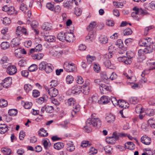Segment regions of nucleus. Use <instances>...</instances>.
Wrapping results in <instances>:
<instances>
[{
  "mask_svg": "<svg viewBox=\"0 0 155 155\" xmlns=\"http://www.w3.org/2000/svg\"><path fill=\"white\" fill-rule=\"evenodd\" d=\"M101 121L98 118H94V114L91 115V118L88 119L86 122V125L84 127L87 133L91 130V127L99 128L101 125Z\"/></svg>",
  "mask_w": 155,
  "mask_h": 155,
  "instance_id": "1",
  "label": "nucleus"
},
{
  "mask_svg": "<svg viewBox=\"0 0 155 155\" xmlns=\"http://www.w3.org/2000/svg\"><path fill=\"white\" fill-rule=\"evenodd\" d=\"M119 103L118 105L120 107L123 108V109L120 111L122 117L124 118H127L128 117V113L126 112V108L129 107V104L122 100L119 99Z\"/></svg>",
  "mask_w": 155,
  "mask_h": 155,
  "instance_id": "2",
  "label": "nucleus"
},
{
  "mask_svg": "<svg viewBox=\"0 0 155 155\" xmlns=\"http://www.w3.org/2000/svg\"><path fill=\"white\" fill-rule=\"evenodd\" d=\"M64 70L68 72H74L77 70L76 65L72 63H65L64 65Z\"/></svg>",
  "mask_w": 155,
  "mask_h": 155,
  "instance_id": "3",
  "label": "nucleus"
},
{
  "mask_svg": "<svg viewBox=\"0 0 155 155\" xmlns=\"http://www.w3.org/2000/svg\"><path fill=\"white\" fill-rule=\"evenodd\" d=\"M120 137V133L117 132H113L112 136L109 137L106 139V141L110 144H113L115 143V142L118 140Z\"/></svg>",
  "mask_w": 155,
  "mask_h": 155,
  "instance_id": "4",
  "label": "nucleus"
},
{
  "mask_svg": "<svg viewBox=\"0 0 155 155\" xmlns=\"http://www.w3.org/2000/svg\"><path fill=\"white\" fill-rule=\"evenodd\" d=\"M128 53H127V57L125 56L119 57L118 58V61L120 62H124L127 64H130L132 62L131 58L132 57L128 55Z\"/></svg>",
  "mask_w": 155,
  "mask_h": 155,
  "instance_id": "5",
  "label": "nucleus"
},
{
  "mask_svg": "<svg viewBox=\"0 0 155 155\" xmlns=\"http://www.w3.org/2000/svg\"><path fill=\"white\" fill-rule=\"evenodd\" d=\"M144 53L142 49H140L138 50V57L137 58V61L138 62H141L146 59V56Z\"/></svg>",
  "mask_w": 155,
  "mask_h": 155,
  "instance_id": "6",
  "label": "nucleus"
},
{
  "mask_svg": "<svg viewBox=\"0 0 155 155\" xmlns=\"http://www.w3.org/2000/svg\"><path fill=\"white\" fill-rule=\"evenodd\" d=\"M2 10L7 12L8 15H11L14 13L15 9V8L13 6L8 7L7 5H5L2 7Z\"/></svg>",
  "mask_w": 155,
  "mask_h": 155,
  "instance_id": "7",
  "label": "nucleus"
},
{
  "mask_svg": "<svg viewBox=\"0 0 155 155\" xmlns=\"http://www.w3.org/2000/svg\"><path fill=\"white\" fill-rule=\"evenodd\" d=\"M98 95L95 94L89 97L88 103L89 104H95L98 103Z\"/></svg>",
  "mask_w": 155,
  "mask_h": 155,
  "instance_id": "8",
  "label": "nucleus"
},
{
  "mask_svg": "<svg viewBox=\"0 0 155 155\" xmlns=\"http://www.w3.org/2000/svg\"><path fill=\"white\" fill-rule=\"evenodd\" d=\"M4 87L7 88L11 85L12 83V79L11 77H8L5 78L2 82Z\"/></svg>",
  "mask_w": 155,
  "mask_h": 155,
  "instance_id": "9",
  "label": "nucleus"
},
{
  "mask_svg": "<svg viewBox=\"0 0 155 155\" xmlns=\"http://www.w3.org/2000/svg\"><path fill=\"white\" fill-rule=\"evenodd\" d=\"M48 94L51 97H56L58 94V90L54 87H51L48 90Z\"/></svg>",
  "mask_w": 155,
  "mask_h": 155,
  "instance_id": "10",
  "label": "nucleus"
},
{
  "mask_svg": "<svg viewBox=\"0 0 155 155\" xmlns=\"http://www.w3.org/2000/svg\"><path fill=\"white\" fill-rule=\"evenodd\" d=\"M101 92L102 94H104L106 93L107 91L110 89V87L104 84H101L99 87Z\"/></svg>",
  "mask_w": 155,
  "mask_h": 155,
  "instance_id": "11",
  "label": "nucleus"
},
{
  "mask_svg": "<svg viewBox=\"0 0 155 155\" xmlns=\"http://www.w3.org/2000/svg\"><path fill=\"white\" fill-rule=\"evenodd\" d=\"M17 71L16 67L14 65L9 66L8 67L7 70V73L10 75L15 74Z\"/></svg>",
  "mask_w": 155,
  "mask_h": 155,
  "instance_id": "12",
  "label": "nucleus"
},
{
  "mask_svg": "<svg viewBox=\"0 0 155 155\" xmlns=\"http://www.w3.org/2000/svg\"><path fill=\"white\" fill-rule=\"evenodd\" d=\"M20 44V40L19 38H13L11 42V46L12 48L18 47Z\"/></svg>",
  "mask_w": 155,
  "mask_h": 155,
  "instance_id": "13",
  "label": "nucleus"
},
{
  "mask_svg": "<svg viewBox=\"0 0 155 155\" xmlns=\"http://www.w3.org/2000/svg\"><path fill=\"white\" fill-rule=\"evenodd\" d=\"M82 87L79 85H76L72 88V93L74 94H79L82 92Z\"/></svg>",
  "mask_w": 155,
  "mask_h": 155,
  "instance_id": "14",
  "label": "nucleus"
},
{
  "mask_svg": "<svg viewBox=\"0 0 155 155\" xmlns=\"http://www.w3.org/2000/svg\"><path fill=\"white\" fill-rule=\"evenodd\" d=\"M141 141L143 143L146 145L150 144L151 142V138L148 136L145 135L141 137Z\"/></svg>",
  "mask_w": 155,
  "mask_h": 155,
  "instance_id": "15",
  "label": "nucleus"
},
{
  "mask_svg": "<svg viewBox=\"0 0 155 155\" xmlns=\"http://www.w3.org/2000/svg\"><path fill=\"white\" fill-rule=\"evenodd\" d=\"M74 40V36L72 33H66L65 40L67 42H73Z\"/></svg>",
  "mask_w": 155,
  "mask_h": 155,
  "instance_id": "16",
  "label": "nucleus"
},
{
  "mask_svg": "<svg viewBox=\"0 0 155 155\" xmlns=\"http://www.w3.org/2000/svg\"><path fill=\"white\" fill-rule=\"evenodd\" d=\"M107 122L109 124L113 123L115 120V116L110 114L107 115L105 118Z\"/></svg>",
  "mask_w": 155,
  "mask_h": 155,
  "instance_id": "17",
  "label": "nucleus"
},
{
  "mask_svg": "<svg viewBox=\"0 0 155 155\" xmlns=\"http://www.w3.org/2000/svg\"><path fill=\"white\" fill-rule=\"evenodd\" d=\"M73 106V109L71 111V113L72 116L74 117L76 114L79 111L80 107L79 105L76 103Z\"/></svg>",
  "mask_w": 155,
  "mask_h": 155,
  "instance_id": "18",
  "label": "nucleus"
},
{
  "mask_svg": "<svg viewBox=\"0 0 155 155\" xmlns=\"http://www.w3.org/2000/svg\"><path fill=\"white\" fill-rule=\"evenodd\" d=\"M45 40L48 42H54L56 41V38L53 35H44Z\"/></svg>",
  "mask_w": 155,
  "mask_h": 155,
  "instance_id": "19",
  "label": "nucleus"
},
{
  "mask_svg": "<svg viewBox=\"0 0 155 155\" xmlns=\"http://www.w3.org/2000/svg\"><path fill=\"white\" fill-rule=\"evenodd\" d=\"M109 102L107 96H103L101 97L100 100H98V103L99 104H105Z\"/></svg>",
  "mask_w": 155,
  "mask_h": 155,
  "instance_id": "20",
  "label": "nucleus"
},
{
  "mask_svg": "<svg viewBox=\"0 0 155 155\" xmlns=\"http://www.w3.org/2000/svg\"><path fill=\"white\" fill-rule=\"evenodd\" d=\"M9 60L6 56L3 57L1 59L0 63L3 65V68H6V67L9 64Z\"/></svg>",
  "mask_w": 155,
  "mask_h": 155,
  "instance_id": "21",
  "label": "nucleus"
},
{
  "mask_svg": "<svg viewBox=\"0 0 155 155\" xmlns=\"http://www.w3.org/2000/svg\"><path fill=\"white\" fill-rule=\"evenodd\" d=\"M66 34L63 32H59L57 35V39L60 41H64L65 40Z\"/></svg>",
  "mask_w": 155,
  "mask_h": 155,
  "instance_id": "22",
  "label": "nucleus"
},
{
  "mask_svg": "<svg viewBox=\"0 0 155 155\" xmlns=\"http://www.w3.org/2000/svg\"><path fill=\"white\" fill-rule=\"evenodd\" d=\"M135 145L134 144L130 141L127 142L125 144V148L129 149L130 150H132L134 149Z\"/></svg>",
  "mask_w": 155,
  "mask_h": 155,
  "instance_id": "23",
  "label": "nucleus"
},
{
  "mask_svg": "<svg viewBox=\"0 0 155 155\" xmlns=\"http://www.w3.org/2000/svg\"><path fill=\"white\" fill-rule=\"evenodd\" d=\"M64 146V143L62 142H58L54 144V149L57 150H60Z\"/></svg>",
  "mask_w": 155,
  "mask_h": 155,
  "instance_id": "24",
  "label": "nucleus"
},
{
  "mask_svg": "<svg viewBox=\"0 0 155 155\" xmlns=\"http://www.w3.org/2000/svg\"><path fill=\"white\" fill-rule=\"evenodd\" d=\"M8 129V127L6 124H1V126L0 127V133L1 134H5L7 131Z\"/></svg>",
  "mask_w": 155,
  "mask_h": 155,
  "instance_id": "25",
  "label": "nucleus"
},
{
  "mask_svg": "<svg viewBox=\"0 0 155 155\" xmlns=\"http://www.w3.org/2000/svg\"><path fill=\"white\" fill-rule=\"evenodd\" d=\"M145 48L143 50V52L145 54L150 53L153 51V49L152 45L145 46Z\"/></svg>",
  "mask_w": 155,
  "mask_h": 155,
  "instance_id": "26",
  "label": "nucleus"
},
{
  "mask_svg": "<svg viewBox=\"0 0 155 155\" xmlns=\"http://www.w3.org/2000/svg\"><path fill=\"white\" fill-rule=\"evenodd\" d=\"M44 54L42 53H38L36 54H34L32 55L31 56L32 58L34 59L40 60L44 56Z\"/></svg>",
  "mask_w": 155,
  "mask_h": 155,
  "instance_id": "27",
  "label": "nucleus"
},
{
  "mask_svg": "<svg viewBox=\"0 0 155 155\" xmlns=\"http://www.w3.org/2000/svg\"><path fill=\"white\" fill-rule=\"evenodd\" d=\"M38 135L41 137H46L48 135V133L43 128L40 129L38 132Z\"/></svg>",
  "mask_w": 155,
  "mask_h": 155,
  "instance_id": "28",
  "label": "nucleus"
},
{
  "mask_svg": "<svg viewBox=\"0 0 155 155\" xmlns=\"http://www.w3.org/2000/svg\"><path fill=\"white\" fill-rule=\"evenodd\" d=\"M96 25V23L95 21H92L87 26V29L88 31H91L95 28Z\"/></svg>",
  "mask_w": 155,
  "mask_h": 155,
  "instance_id": "29",
  "label": "nucleus"
},
{
  "mask_svg": "<svg viewBox=\"0 0 155 155\" xmlns=\"http://www.w3.org/2000/svg\"><path fill=\"white\" fill-rule=\"evenodd\" d=\"M112 148L109 145H108L105 147L104 150L106 155H110L112 153Z\"/></svg>",
  "mask_w": 155,
  "mask_h": 155,
  "instance_id": "30",
  "label": "nucleus"
},
{
  "mask_svg": "<svg viewBox=\"0 0 155 155\" xmlns=\"http://www.w3.org/2000/svg\"><path fill=\"white\" fill-rule=\"evenodd\" d=\"M51 28V24L48 22L45 23L42 26V28L46 31L50 30Z\"/></svg>",
  "mask_w": 155,
  "mask_h": 155,
  "instance_id": "31",
  "label": "nucleus"
},
{
  "mask_svg": "<svg viewBox=\"0 0 155 155\" xmlns=\"http://www.w3.org/2000/svg\"><path fill=\"white\" fill-rule=\"evenodd\" d=\"M2 152L5 154L10 155L11 153V150L10 148L7 147H3L1 149Z\"/></svg>",
  "mask_w": 155,
  "mask_h": 155,
  "instance_id": "32",
  "label": "nucleus"
},
{
  "mask_svg": "<svg viewBox=\"0 0 155 155\" xmlns=\"http://www.w3.org/2000/svg\"><path fill=\"white\" fill-rule=\"evenodd\" d=\"M38 25V22L35 21H32L31 24V26L32 29L34 30L35 32H36V33L37 34H38L39 31L38 30L36 29L35 28L37 27Z\"/></svg>",
  "mask_w": 155,
  "mask_h": 155,
  "instance_id": "33",
  "label": "nucleus"
},
{
  "mask_svg": "<svg viewBox=\"0 0 155 155\" xmlns=\"http://www.w3.org/2000/svg\"><path fill=\"white\" fill-rule=\"evenodd\" d=\"M48 99V97L47 96H45L42 97H40L38 99H37V102L40 104H42L44 102H46Z\"/></svg>",
  "mask_w": 155,
  "mask_h": 155,
  "instance_id": "34",
  "label": "nucleus"
},
{
  "mask_svg": "<svg viewBox=\"0 0 155 155\" xmlns=\"http://www.w3.org/2000/svg\"><path fill=\"white\" fill-rule=\"evenodd\" d=\"M48 64L45 61L41 62L39 65V69L41 71L44 70Z\"/></svg>",
  "mask_w": 155,
  "mask_h": 155,
  "instance_id": "35",
  "label": "nucleus"
},
{
  "mask_svg": "<svg viewBox=\"0 0 155 155\" xmlns=\"http://www.w3.org/2000/svg\"><path fill=\"white\" fill-rule=\"evenodd\" d=\"M83 93L85 95H87L90 91V89L89 87L86 84L85 85V84L83 86Z\"/></svg>",
  "mask_w": 155,
  "mask_h": 155,
  "instance_id": "36",
  "label": "nucleus"
},
{
  "mask_svg": "<svg viewBox=\"0 0 155 155\" xmlns=\"http://www.w3.org/2000/svg\"><path fill=\"white\" fill-rule=\"evenodd\" d=\"M1 47L3 49H6L10 47V44L7 41L3 42L1 44Z\"/></svg>",
  "mask_w": 155,
  "mask_h": 155,
  "instance_id": "37",
  "label": "nucleus"
},
{
  "mask_svg": "<svg viewBox=\"0 0 155 155\" xmlns=\"http://www.w3.org/2000/svg\"><path fill=\"white\" fill-rule=\"evenodd\" d=\"M21 49L20 48H18L16 49L15 51V56L18 58H21Z\"/></svg>",
  "mask_w": 155,
  "mask_h": 155,
  "instance_id": "38",
  "label": "nucleus"
},
{
  "mask_svg": "<svg viewBox=\"0 0 155 155\" xmlns=\"http://www.w3.org/2000/svg\"><path fill=\"white\" fill-rule=\"evenodd\" d=\"M24 88L25 91L27 93H28L32 89V87L30 84H26L25 85Z\"/></svg>",
  "mask_w": 155,
  "mask_h": 155,
  "instance_id": "39",
  "label": "nucleus"
},
{
  "mask_svg": "<svg viewBox=\"0 0 155 155\" xmlns=\"http://www.w3.org/2000/svg\"><path fill=\"white\" fill-rule=\"evenodd\" d=\"M87 63L90 64L93 61L95 60L96 58L94 56H91L90 55H88L87 56Z\"/></svg>",
  "mask_w": 155,
  "mask_h": 155,
  "instance_id": "40",
  "label": "nucleus"
},
{
  "mask_svg": "<svg viewBox=\"0 0 155 155\" xmlns=\"http://www.w3.org/2000/svg\"><path fill=\"white\" fill-rule=\"evenodd\" d=\"M53 68V67L51 65H49L48 64L44 70L47 73H50L52 72Z\"/></svg>",
  "mask_w": 155,
  "mask_h": 155,
  "instance_id": "41",
  "label": "nucleus"
},
{
  "mask_svg": "<svg viewBox=\"0 0 155 155\" xmlns=\"http://www.w3.org/2000/svg\"><path fill=\"white\" fill-rule=\"evenodd\" d=\"M20 9L24 13L28 9V7L25 3H22L20 5Z\"/></svg>",
  "mask_w": 155,
  "mask_h": 155,
  "instance_id": "42",
  "label": "nucleus"
},
{
  "mask_svg": "<svg viewBox=\"0 0 155 155\" xmlns=\"http://www.w3.org/2000/svg\"><path fill=\"white\" fill-rule=\"evenodd\" d=\"M38 66L35 64H33L28 68V70L30 72H33L38 69Z\"/></svg>",
  "mask_w": 155,
  "mask_h": 155,
  "instance_id": "43",
  "label": "nucleus"
},
{
  "mask_svg": "<svg viewBox=\"0 0 155 155\" xmlns=\"http://www.w3.org/2000/svg\"><path fill=\"white\" fill-rule=\"evenodd\" d=\"M129 101L130 103L135 104L138 103V100L136 97H131L129 99Z\"/></svg>",
  "mask_w": 155,
  "mask_h": 155,
  "instance_id": "44",
  "label": "nucleus"
},
{
  "mask_svg": "<svg viewBox=\"0 0 155 155\" xmlns=\"http://www.w3.org/2000/svg\"><path fill=\"white\" fill-rule=\"evenodd\" d=\"M8 102L4 99H0V106L2 107H4L7 106Z\"/></svg>",
  "mask_w": 155,
  "mask_h": 155,
  "instance_id": "45",
  "label": "nucleus"
},
{
  "mask_svg": "<svg viewBox=\"0 0 155 155\" xmlns=\"http://www.w3.org/2000/svg\"><path fill=\"white\" fill-rule=\"evenodd\" d=\"M100 41L101 43L103 44H105L108 42V39L106 36H101L100 37Z\"/></svg>",
  "mask_w": 155,
  "mask_h": 155,
  "instance_id": "46",
  "label": "nucleus"
},
{
  "mask_svg": "<svg viewBox=\"0 0 155 155\" xmlns=\"http://www.w3.org/2000/svg\"><path fill=\"white\" fill-rule=\"evenodd\" d=\"M74 81L73 77L71 75H68L66 78L67 83L69 84L72 83Z\"/></svg>",
  "mask_w": 155,
  "mask_h": 155,
  "instance_id": "47",
  "label": "nucleus"
},
{
  "mask_svg": "<svg viewBox=\"0 0 155 155\" xmlns=\"http://www.w3.org/2000/svg\"><path fill=\"white\" fill-rule=\"evenodd\" d=\"M104 64L105 66L110 69L113 68L112 66L111 65V64L110 60H106L104 62Z\"/></svg>",
  "mask_w": 155,
  "mask_h": 155,
  "instance_id": "48",
  "label": "nucleus"
},
{
  "mask_svg": "<svg viewBox=\"0 0 155 155\" xmlns=\"http://www.w3.org/2000/svg\"><path fill=\"white\" fill-rule=\"evenodd\" d=\"M17 110L16 109L9 110L8 112L9 114L11 116L15 115L17 113Z\"/></svg>",
  "mask_w": 155,
  "mask_h": 155,
  "instance_id": "49",
  "label": "nucleus"
},
{
  "mask_svg": "<svg viewBox=\"0 0 155 155\" xmlns=\"http://www.w3.org/2000/svg\"><path fill=\"white\" fill-rule=\"evenodd\" d=\"M91 143L87 141H83L81 144V146L82 147H86L88 146H90L91 145Z\"/></svg>",
  "mask_w": 155,
  "mask_h": 155,
  "instance_id": "50",
  "label": "nucleus"
},
{
  "mask_svg": "<svg viewBox=\"0 0 155 155\" xmlns=\"http://www.w3.org/2000/svg\"><path fill=\"white\" fill-rule=\"evenodd\" d=\"M145 41L146 46L152 45V41L151 38H145Z\"/></svg>",
  "mask_w": 155,
  "mask_h": 155,
  "instance_id": "51",
  "label": "nucleus"
},
{
  "mask_svg": "<svg viewBox=\"0 0 155 155\" xmlns=\"http://www.w3.org/2000/svg\"><path fill=\"white\" fill-rule=\"evenodd\" d=\"M115 43L116 45L120 48H122L123 47V42L120 39L117 40Z\"/></svg>",
  "mask_w": 155,
  "mask_h": 155,
  "instance_id": "52",
  "label": "nucleus"
},
{
  "mask_svg": "<svg viewBox=\"0 0 155 155\" xmlns=\"http://www.w3.org/2000/svg\"><path fill=\"white\" fill-rule=\"evenodd\" d=\"M133 32L132 30L130 28H126L124 31V35H131Z\"/></svg>",
  "mask_w": 155,
  "mask_h": 155,
  "instance_id": "53",
  "label": "nucleus"
},
{
  "mask_svg": "<svg viewBox=\"0 0 155 155\" xmlns=\"http://www.w3.org/2000/svg\"><path fill=\"white\" fill-rule=\"evenodd\" d=\"M111 101L114 106L118 105L119 103V100L118 101L116 99V98L114 97H113L111 98Z\"/></svg>",
  "mask_w": 155,
  "mask_h": 155,
  "instance_id": "54",
  "label": "nucleus"
},
{
  "mask_svg": "<svg viewBox=\"0 0 155 155\" xmlns=\"http://www.w3.org/2000/svg\"><path fill=\"white\" fill-rule=\"evenodd\" d=\"M3 23L5 25L9 24L11 23V20L7 17H5L3 18L2 20Z\"/></svg>",
  "mask_w": 155,
  "mask_h": 155,
  "instance_id": "55",
  "label": "nucleus"
},
{
  "mask_svg": "<svg viewBox=\"0 0 155 155\" xmlns=\"http://www.w3.org/2000/svg\"><path fill=\"white\" fill-rule=\"evenodd\" d=\"M149 14L148 13L146 10L143 9L141 8H140L139 15L143 16Z\"/></svg>",
  "mask_w": 155,
  "mask_h": 155,
  "instance_id": "56",
  "label": "nucleus"
},
{
  "mask_svg": "<svg viewBox=\"0 0 155 155\" xmlns=\"http://www.w3.org/2000/svg\"><path fill=\"white\" fill-rule=\"evenodd\" d=\"M101 80L104 81H107L109 78L105 73H103L102 74H101Z\"/></svg>",
  "mask_w": 155,
  "mask_h": 155,
  "instance_id": "57",
  "label": "nucleus"
},
{
  "mask_svg": "<svg viewBox=\"0 0 155 155\" xmlns=\"http://www.w3.org/2000/svg\"><path fill=\"white\" fill-rule=\"evenodd\" d=\"M67 102L68 105L70 106L73 105L76 103L75 101H74V99L73 98H71L69 99Z\"/></svg>",
  "mask_w": 155,
  "mask_h": 155,
  "instance_id": "58",
  "label": "nucleus"
},
{
  "mask_svg": "<svg viewBox=\"0 0 155 155\" xmlns=\"http://www.w3.org/2000/svg\"><path fill=\"white\" fill-rule=\"evenodd\" d=\"M46 7L50 10L54 11V6L51 3L48 2L46 5Z\"/></svg>",
  "mask_w": 155,
  "mask_h": 155,
  "instance_id": "59",
  "label": "nucleus"
},
{
  "mask_svg": "<svg viewBox=\"0 0 155 155\" xmlns=\"http://www.w3.org/2000/svg\"><path fill=\"white\" fill-rule=\"evenodd\" d=\"M54 110L53 107L51 106H48L46 107V111L49 113H52Z\"/></svg>",
  "mask_w": 155,
  "mask_h": 155,
  "instance_id": "60",
  "label": "nucleus"
},
{
  "mask_svg": "<svg viewBox=\"0 0 155 155\" xmlns=\"http://www.w3.org/2000/svg\"><path fill=\"white\" fill-rule=\"evenodd\" d=\"M40 95V92L37 90H35L33 91L32 96L34 97H37Z\"/></svg>",
  "mask_w": 155,
  "mask_h": 155,
  "instance_id": "61",
  "label": "nucleus"
},
{
  "mask_svg": "<svg viewBox=\"0 0 155 155\" xmlns=\"http://www.w3.org/2000/svg\"><path fill=\"white\" fill-rule=\"evenodd\" d=\"M35 52H38L41 51L42 49V45L40 44L37 45L35 48Z\"/></svg>",
  "mask_w": 155,
  "mask_h": 155,
  "instance_id": "62",
  "label": "nucleus"
},
{
  "mask_svg": "<svg viewBox=\"0 0 155 155\" xmlns=\"http://www.w3.org/2000/svg\"><path fill=\"white\" fill-rule=\"evenodd\" d=\"M77 82L79 84H81L84 82V80L80 76H78L77 78Z\"/></svg>",
  "mask_w": 155,
  "mask_h": 155,
  "instance_id": "63",
  "label": "nucleus"
},
{
  "mask_svg": "<svg viewBox=\"0 0 155 155\" xmlns=\"http://www.w3.org/2000/svg\"><path fill=\"white\" fill-rule=\"evenodd\" d=\"M25 133L23 130H21L20 132L19 138L21 140H23L25 136Z\"/></svg>",
  "mask_w": 155,
  "mask_h": 155,
  "instance_id": "64",
  "label": "nucleus"
}]
</instances>
